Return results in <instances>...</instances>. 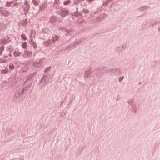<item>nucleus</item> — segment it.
<instances>
[{"label": "nucleus", "mask_w": 160, "mask_h": 160, "mask_svg": "<svg viewBox=\"0 0 160 160\" xmlns=\"http://www.w3.org/2000/svg\"><path fill=\"white\" fill-rule=\"evenodd\" d=\"M56 22L55 18V17H52L50 18V22L51 23H53Z\"/></svg>", "instance_id": "nucleus-21"}, {"label": "nucleus", "mask_w": 160, "mask_h": 160, "mask_svg": "<svg viewBox=\"0 0 160 160\" xmlns=\"http://www.w3.org/2000/svg\"><path fill=\"white\" fill-rule=\"evenodd\" d=\"M4 57L5 58H8V57L7 56H5Z\"/></svg>", "instance_id": "nucleus-44"}, {"label": "nucleus", "mask_w": 160, "mask_h": 160, "mask_svg": "<svg viewBox=\"0 0 160 160\" xmlns=\"http://www.w3.org/2000/svg\"><path fill=\"white\" fill-rule=\"evenodd\" d=\"M20 54V52H19L18 53H16V55L17 56H19Z\"/></svg>", "instance_id": "nucleus-40"}, {"label": "nucleus", "mask_w": 160, "mask_h": 160, "mask_svg": "<svg viewBox=\"0 0 160 160\" xmlns=\"http://www.w3.org/2000/svg\"><path fill=\"white\" fill-rule=\"evenodd\" d=\"M9 55L10 57H11L12 56V55L10 53L9 54Z\"/></svg>", "instance_id": "nucleus-46"}, {"label": "nucleus", "mask_w": 160, "mask_h": 160, "mask_svg": "<svg viewBox=\"0 0 160 160\" xmlns=\"http://www.w3.org/2000/svg\"><path fill=\"white\" fill-rule=\"evenodd\" d=\"M29 42L30 44L32 46L33 48L34 49H35L36 48H37V46L36 44V42L33 41L32 40H31Z\"/></svg>", "instance_id": "nucleus-10"}, {"label": "nucleus", "mask_w": 160, "mask_h": 160, "mask_svg": "<svg viewBox=\"0 0 160 160\" xmlns=\"http://www.w3.org/2000/svg\"><path fill=\"white\" fill-rule=\"evenodd\" d=\"M92 72L91 71L90 69H88L84 73V78H87L88 77L91 76V74Z\"/></svg>", "instance_id": "nucleus-4"}, {"label": "nucleus", "mask_w": 160, "mask_h": 160, "mask_svg": "<svg viewBox=\"0 0 160 160\" xmlns=\"http://www.w3.org/2000/svg\"><path fill=\"white\" fill-rule=\"evenodd\" d=\"M18 5V3H15L13 5L14 6H17Z\"/></svg>", "instance_id": "nucleus-38"}, {"label": "nucleus", "mask_w": 160, "mask_h": 160, "mask_svg": "<svg viewBox=\"0 0 160 160\" xmlns=\"http://www.w3.org/2000/svg\"><path fill=\"white\" fill-rule=\"evenodd\" d=\"M122 51V49H121L120 50H119V53H120Z\"/></svg>", "instance_id": "nucleus-43"}, {"label": "nucleus", "mask_w": 160, "mask_h": 160, "mask_svg": "<svg viewBox=\"0 0 160 160\" xmlns=\"http://www.w3.org/2000/svg\"><path fill=\"white\" fill-rule=\"evenodd\" d=\"M107 71L111 74L114 73L115 74L118 75H120L122 73L121 69L118 68L110 69L108 70Z\"/></svg>", "instance_id": "nucleus-1"}, {"label": "nucleus", "mask_w": 160, "mask_h": 160, "mask_svg": "<svg viewBox=\"0 0 160 160\" xmlns=\"http://www.w3.org/2000/svg\"><path fill=\"white\" fill-rule=\"evenodd\" d=\"M30 8V5L26 6L25 7H23V11H25L26 12H28Z\"/></svg>", "instance_id": "nucleus-14"}, {"label": "nucleus", "mask_w": 160, "mask_h": 160, "mask_svg": "<svg viewBox=\"0 0 160 160\" xmlns=\"http://www.w3.org/2000/svg\"><path fill=\"white\" fill-rule=\"evenodd\" d=\"M8 72V71L6 68L5 69H2L1 70V74H6Z\"/></svg>", "instance_id": "nucleus-17"}, {"label": "nucleus", "mask_w": 160, "mask_h": 160, "mask_svg": "<svg viewBox=\"0 0 160 160\" xmlns=\"http://www.w3.org/2000/svg\"><path fill=\"white\" fill-rule=\"evenodd\" d=\"M12 2H8L6 3V6H10L12 4Z\"/></svg>", "instance_id": "nucleus-30"}, {"label": "nucleus", "mask_w": 160, "mask_h": 160, "mask_svg": "<svg viewBox=\"0 0 160 160\" xmlns=\"http://www.w3.org/2000/svg\"><path fill=\"white\" fill-rule=\"evenodd\" d=\"M131 107L132 109L131 110H132V112H133L134 113H136L137 111V106L135 105H134Z\"/></svg>", "instance_id": "nucleus-18"}, {"label": "nucleus", "mask_w": 160, "mask_h": 160, "mask_svg": "<svg viewBox=\"0 0 160 160\" xmlns=\"http://www.w3.org/2000/svg\"><path fill=\"white\" fill-rule=\"evenodd\" d=\"M10 38L8 37H6L4 39H3L2 40V43L4 44H6L11 42L9 40Z\"/></svg>", "instance_id": "nucleus-7"}, {"label": "nucleus", "mask_w": 160, "mask_h": 160, "mask_svg": "<svg viewBox=\"0 0 160 160\" xmlns=\"http://www.w3.org/2000/svg\"><path fill=\"white\" fill-rule=\"evenodd\" d=\"M45 46L47 47L50 45L51 43V40H49L43 42Z\"/></svg>", "instance_id": "nucleus-16"}, {"label": "nucleus", "mask_w": 160, "mask_h": 160, "mask_svg": "<svg viewBox=\"0 0 160 160\" xmlns=\"http://www.w3.org/2000/svg\"><path fill=\"white\" fill-rule=\"evenodd\" d=\"M9 68L10 69L12 70L14 68V67L13 64H10L9 65Z\"/></svg>", "instance_id": "nucleus-29"}, {"label": "nucleus", "mask_w": 160, "mask_h": 160, "mask_svg": "<svg viewBox=\"0 0 160 160\" xmlns=\"http://www.w3.org/2000/svg\"><path fill=\"white\" fill-rule=\"evenodd\" d=\"M45 8V7L43 6H40V9H41L42 10L44 9Z\"/></svg>", "instance_id": "nucleus-33"}, {"label": "nucleus", "mask_w": 160, "mask_h": 160, "mask_svg": "<svg viewBox=\"0 0 160 160\" xmlns=\"http://www.w3.org/2000/svg\"><path fill=\"white\" fill-rule=\"evenodd\" d=\"M134 102V101L133 99H129L128 100V103L132 107L133 105H134L133 104Z\"/></svg>", "instance_id": "nucleus-12"}, {"label": "nucleus", "mask_w": 160, "mask_h": 160, "mask_svg": "<svg viewBox=\"0 0 160 160\" xmlns=\"http://www.w3.org/2000/svg\"><path fill=\"white\" fill-rule=\"evenodd\" d=\"M145 7H146V6H142V8H145Z\"/></svg>", "instance_id": "nucleus-45"}, {"label": "nucleus", "mask_w": 160, "mask_h": 160, "mask_svg": "<svg viewBox=\"0 0 160 160\" xmlns=\"http://www.w3.org/2000/svg\"><path fill=\"white\" fill-rule=\"evenodd\" d=\"M21 24L23 26H26L27 24V23L23 20L21 21Z\"/></svg>", "instance_id": "nucleus-26"}, {"label": "nucleus", "mask_w": 160, "mask_h": 160, "mask_svg": "<svg viewBox=\"0 0 160 160\" xmlns=\"http://www.w3.org/2000/svg\"><path fill=\"white\" fill-rule=\"evenodd\" d=\"M32 3L35 6H37L38 4V2L36 0H32Z\"/></svg>", "instance_id": "nucleus-24"}, {"label": "nucleus", "mask_w": 160, "mask_h": 160, "mask_svg": "<svg viewBox=\"0 0 160 160\" xmlns=\"http://www.w3.org/2000/svg\"><path fill=\"white\" fill-rule=\"evenodd\" d=\"M49 82V81L48 79L47 76H46V74H44L43 77H42L40 81V83H42L41 85V87H44L46 85L48 84Z\"/></svg>", "instance_id": "nucleus-2"}, {"label": "nucleus", "mask_w": 160, "mask_h": 160, "mask_svg": "<svg viewBox=\"0 0 160 160\" xmlns=\"http://www.w3.org/2000/svg\"><path fill=\"white\" fill-rule=\"evenodd\" d=\"M126 46L125 47H124V45H122V48H123L124 50L125 49V48H126Z\"/></svg>", "instance_id": "nucleus-41"}, {"label": "nucleus", "mask_w": 160, "mask_h": 160, "mask_svg": "<svg viewBox=\"0 0 160 160\" xmlns=\"http://www.w3.org/2000/svg\"><path fill=\"white\" fill-rule=\"evenodd\" d=\"M2 15L5 17H7L10 15V12L8 11H4L3 13H2Z\"/></svg>", "instance_id": "nucleus-11"}, {"label": "nucleus", "mask_w": 160, "mask_h": 160, "mask_svg": "<svg viewBox=\"0 0 160 160\" xmlns=\"http://www.w3.org/2000/svg\"><path fill=\"white\" fill-rule=\"evenodd\" d=\"M24 3L25 4V5H26V6H27L28 5H29L28 3V1H25L24 2Z\"/></svg>", "instance_id": "nucleus-34"}, {"label": "nucleus", "mask_w": 160, "mask_h": 160, "mask_svg": "<svg viewBox=\"0 0 160 160\" xmlns=\"http://www.w3.org/2000/svg\"><path fill=\"white\" fill-rule=\"evenodd\" d=\"M70 2V1L69 0H68L64 2L63 4L64 5H67L69 4Z\"/></svg>", "instance_id": "nucleus-27"}, {"label": "nucleus", "mask_w": 160, "mask_h": 160, "mask_svg": "<svg viewBox=\"0 0 160 160\" xmlns=\"http://www.w3.org/2000/svg\"><path fill=\"white\" fill-rule=\"evenodd\" d=\"M13 131L12 130L11 128H7L6 132L7 133H8L9 134H12L13 133Z\"/></svg>", "instance_id": "nucleus-13"}, {"label": "nucleus", "mask_w": 160, "mask_h": 160, "mask_svg": "<svg viewBox=\"0 0 160 160\" xmlns=\"http://www.w3.org/2000/svg\"><path fill=\"white\" fill-rule=\"evenodd\" d=\"M21 38L22 39H23L24 40H26L27 38V37L25 36V35L24 34H22L21 35Z\"/></svg>", "instance_id": "nucleus-23"}, {"label": "nucleus", "mask_w": 160, "mask_h": 160, "mask_svg": "<svg viewBox=\"0 0 160 160\" xmlns=\"http://www.w3.org/2000/svg\"><path fill=\"white\" fill-rule=\"evenodd\" d=\"M141 82H139L138 83V84L140 85V84H141Z\"/></svg>", "instance_id": "nucleus-47"}, {"label": "nucleus", "mask_w": 160, "mask_h": 160, "mask_svg": "<svg viewBox=\"0 0 160 160\" xmlns=\"http://www.w3.org/2000/svg\"><path fill=\"white\" fill-rule=\"evenodd\" d=\"M27 54L28 55H30V54H31V51H28V53Z\"/></svg>", "instance_id": "nucleus-39"}, {"label": "nucleus", "mask_w": 160, "mask_h": 160, "mask_svg": "<svg viewBox=\"0 0 160 160\" xmlns=\"http://www.w3.org/2000/svg\"><path fill=\"white\" fill-rule=\"evenodd\" d=\"M106 16V15L105 13H102L99 16L96 17V20L97 21H101L104 18L105 16Z\"/></svg>", "instance_id": "nucleus-6"}, {"label": "nucleus", "mask_w": 160, "mask_h": 160, "mask_svg": "<svg viewBox=\"0 0 160 160\" xmlns=\"http://www.w3.org/2000/svg\"><path fill=\"white\" fill-rule=\"evenodd\" d=\"M42 32L43 33L46 32V30L45 29H43L42 30Z\"/></svg>", "instance_id": "nucleus-35"}, {"label": "nucleus", "mask_w": 160, "mask_h": 160, "mask_svg": "<svg viewBox=\"0 0 160 160\" xmlns=\"http://www.w3.org/2000/svg\"><path fill=\"white\" fill-rule=\"evenodd\" d=\"M69 11L66 10H62L61 12V14L63 17H65L68 14Z\"/></svg>", "instance_id": "nucleus-8"}, {"label": "nucleus", "mask_w": 160, "mask_h": 160, "mask_svg": "<svg viewBox=\"0 0 160 160\" xmlns=\"http://www.w3.org/2000/svg\"><path fill=\"white\" fill-rule=\"evenodd\" d=\"M22 46L23 48H25L27 46V42H23L22 43Z\"/></svg>", "instance_id": "nucleus-25"}, {"label": "nucleus", "mask_w": 160, "mask_h": 160, "mask_svg": "<svg viewBox=\"0 0 160 160\" xmlns=\"http://www.w3.org/2000/svg\"><path fill=\"white\" fill-rule=\"evenodd\" d=\"M4 47L3 45H2L0 47V56L2 54V52L4 50Z\"/></svg>", "instance_id": "nucleus-22"}, {"label": "nucleus", "mask_w": 160, "mask_h": 160, "mask_svg": "<svg viewBox=\"0 0 160 160\" xmlns=\"http://www.w3.org/2000/svg\"><path fill=\"white\" fill-rule=\"evenodd\" d=\"M138 10H140L141 11H143L142 9H140V8H139Z\"/></svg>", "instance_id": "nucleus-42"}, {"label": "nucleus", "mask_w": 160, "mask_h": 160, "mask_svg": "<svg viewBox=\"0 0 160 160\" xmlns=\"http://www.w3.org/2000/svg\"><path fill=\"white\" fill-rule=\"evenodd\" d=\"M112 0H107L105 1V2L103 3L102 4L103 6H106L108 4L109 2H111Z\"/></svg>", "instance_id": "nucleus-20"}, {"label": "nucleus", "mask_w": 160, "mask_h": 160, "mask_svg": "<svg viewBox=\"0 0 160 160\" xmlns=\"http://www.w3.org/2000/svg\"><path fill=\"white\" fill-rule=\"evenodd\" d=\"M28 69V67L26 66H24V67H22L21 68V70L23 72H26Z\"/></svg>", "instance_id": "nucleus-15"}, {"label": "nucleus", "mask_w": 160, "mask_h": 160, "mask_svg": "<svg viewBox=\"0 0 160 160\" xmlns=\"http://www.w3.org/2000/svg\"><path fill=\"white\" fill-rule=\"evenodd\" d=\"M158 31L160 32V27L158 29Z\"/></svg>", "instance_id": "nucleus-48"}, {"label": "nucleus", "mask_w": 160, "mask_h": 160, "mask_svg": "<svg viewBox=\"0 0 160 160\" xmlns=\"http://www.w3.org/2000/svg\"><path fill=\"white\" fill-rule=\"evenodd\" d=\"M24 12L23 13V14L25 15V16H26L27 13H28V12H26L25 11H23Z\"/></svg>", "instance_id": "nucleus-36"}, {"label": "nucleus", "mask_w": 160, "mask_h": 160, "mask_svg": "<svg viewBox=\"0 0 160 160\" xmlns=\"http://www.w3.org/2000/svg\"><path fill=\"white\" fill-rule=\"evenodd\" d=\"M59 38L58 37L57 35H54V36L52 37V39H51V41L53 42H54L57 40Z\"/></svg>", "instance_id": "nucleus-9"}, {"label": "nucleus", "mask_w": 160, "mask_h": 160, "mask_svg": "<svg viewBox=\"0 0 160 160\" xmlns=\"http://www.w3.org/2000/svg\"><path fill=\"white\" fill-rule=\"evenodd\" d=\"M102 69H103L102 68H97L96 69V73L97 76L100 77L102 75L103 72H101V70Z\"/></svg>", "instance_id": "nucleus-5"}, {"label": "nucleus", "mask_w": 160, "mask_h": 160, "mask_svg": "<svg viewBox=\"0 0 160 160\" xmlns=\"http://www.w3.org/2000/svg\"><path fill=\"white\" fill-rule=\"evenodd\" d=\"M26 22L27 23H28V18H26L25 20H23Z\"/></svg>", "instance_id": "nucleus-37"}, {"label": "nucleus", "mask_w": 160, "mask_h": 160, "mask_svg": "<svg viewBox=\"0 0 160 160\" xmlns=\"http://www.w3.org/2000/svg\"><path fill=\"white\" fill-rule=\"evenodd\" d=\"M82 12L83 13H88L89 12V11L88 10H87L86 9H83Z\"/></svg>", "instance_id": "nucleus-31"}, {"label": "nucleus", "mask_w": 160, "mask_h": 160, "mask_svg": "<svg viewBox=\"0 0 160 160\" xmlns=\"http://www.w3.org/2000/svg\"><path fill=\"white\" fill-rule=\"evenodd\" d=\"M120 47H118L117 48L118 50L119 49Z\"/></svg>", "instance_id": "nucleus-49"}, {"label": "nucleus", "mask_w": 160, "mask_h": 160, "mask_svg": "<svg viewBox=\"0 0 160 160\" xmlns=\"http://www.w3.org/2000/svg\"><path fill=\"white\" fill-rule=\"evenodd\" d=\"M24 90L25 89L23 88L21 90L15 92L13 97L14 100H16L18 98H19L21 97H22V95L23 94Z\"/></svg>", "instance_id": "nucleus-3"}, {"label": "nucleus", "mask_w": 160, "mask_h": 160, "mask_svg": "<svg viewBox=\"0 0 160 160\" xmlns=\"http://www.w3.org/2000/svg\"><path fill=\"white\" fill-rule=\"evenodd\" d=\"M15 52H14V55H15Z\"/></svg>", "instance_id": "nucleus-50"}, {"label": "nucleus", "mask_w": 160, "mask_h": 160, "mask_svg": "<svg viewBox=\"0 0 160 160\" xmlns=\"http://www.w3.org/2000/svg\"><path fill=\"white\" fill-rule=\"evenodd\" d=\"M51 67L50 66L48 67L47 68H46L44 70V71L45 72H47L48 71H49L51 69Z\"/></svg>", "instance_id": "nucleus-28"}, {"label": "nucleus", "mask_w": 160, "mask_h": 160, "mask_svg": "<svg viewBox=\"0 0 160 160\" xmlns=\"http://www.w3.org/2000/svg\"><path fill=\"white\" fill-rule=\"evenodd\" d=\"M73 14V16H74L76 17H78V16H81L82 15V14L81 13H80L78 12H75Z\"/></svg>", "instance_id": "nucleus-19"}, {"label": "nucleus", "mask_w": 160, "mask_h": 160, "mask_svg": "<svg viewBox=\"0 0 160 160\" xmlns=\"http://www.w3.org/2000/svg\"><path fill=\"white\" fill-rule=\"evenodd\" d=\"M124 78L123 76H121L118 79V81L119 82H122V81L123 78Z\"/></svg>", "instance_id": "nucleus-32"}]
</instances>
